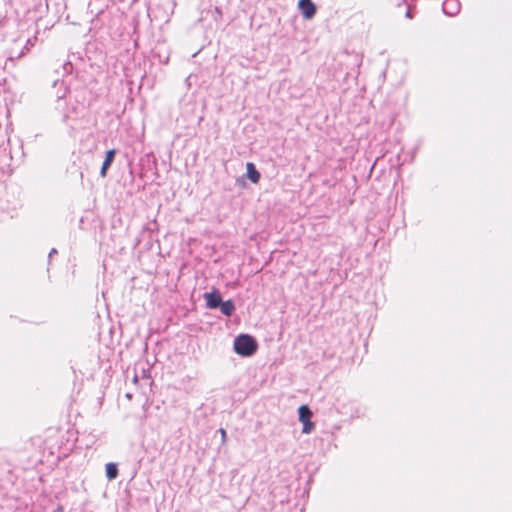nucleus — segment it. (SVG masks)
<instances>
[{
    "mask_svg": "<svg viewBox=\"0 0 512 512\" xmlns=\"http://www.w3.org/2000/svg\"><path fill=\"white\" fill-rule=\"evenodd\" d=\"M220 433H221L222 441L224 442L226 439V431L224 429H220Z\"/></svg>",
    "mask_w": 512,
    "mask_h": 512,
    "instance_id": "obj_10",
    "label": "nucleus"
},
{
    "mask_svg": "<svg viewBox=\"0 0 512 512\" xmlns=\"http://www.w3.org/2000/svg\"><path fill=\"white\" fill-rule=\"evenodd\" d=\"M204 298L206 300L207 307L210 309L219 307L222 301L221 296L216 289H213L211 292L205 293Z\"/></svg>",
    "mask_w": 512,
    "mask_h": 512,
    "instance_id": "obj_4",
    "label": "nucleus"
},
{
    "mask_svg": "<svg viewBox=\"0 0 512 512\" xmlns=\"http://www.w3.org/2000/svg\"><path fill=\"white\" fill-rule=\"evenodd\" d=\"M459 9L457 0H446L443 3V11L448 15H454Z\"/></svg>",
    "mask_w": 512,
    "mask_h": 512,
    "instance_id": "obj_7",
    "label": "nucleus"
},
{
    "mask_svg": "<svg viewBox=\"0 0 512 512\" xmlns=\"http://www.w3.org/2000/svg\"><path fill=\"white\" fill-rule=\"evenodd\" d=\"M219 306L221 312L226 316H230L235 310V306L231 300H227L225 302L221 301V304Z\"/></svg>",
    "mask_w": 512,
    "mask_h": 512,
    "instance_id": "obj_8",
    "label": "nucleus"
},
{
    "mask_svg": "<svg viewBox=\"0 0 512 512\" xmlns=\"http://www.w3.org/2000/svg\"><path fill=\"white\" fill-rule=\"evenodd\" d=\"M299 421L303 424L302 433L309 434L314 430V423L311 421L312 412L307 405H302L298 409Z\"/></svg>",
    "mask_w": 512,
    "mask_h": 512,
    "instance_id": "obj_2",
    "label": "nucleus"
},
{
    "mask_svg": "<svg viewBox=\"0 0 512 512\" xmlns=\"http://www.w3.org/2000/svg\"><path fill=\"white\" fill-rule=\"evenodd\" d=\"M55 252H56V250H55V249H53V250L51 251L50 255H51V254H55Z\"/></svg>",
    "mask_w": 512,
    "mask_h": 512,
    "instance_id": "obj_12",
    "label": "nucleus"
},
{
    "mask_svg": "<svg viewBox=\"0 0 512 512\" xmlns=\"http://www.w3.org/2000/svg\"><path fill=\"white\" fill-rule=\"evenodd\" d=\"M114 156H115V150L114 149H111V150L106 152V157H105V160L103 162V165H102V168H101V171H100V174H101L102 177L106 176L107 170H108L109 166L111 165V163L114 160Z\"/></svg>",
    "mask_w": 512,
    "mask_h": 512,
    "instance_id": "obj_6",
    "label": "nucleus"
},
{
    "mask_svg": "<svg viewBox=\"0 0 512 512\" xmlns=\"http://www.w3.org/2000/svg\"><path fill=\"white\" fill-rule=\"evenodd\" d=\"M62 511H63V509L61 507H58V509L54 512H62Z\"/></svg>",
    "mask_w": 512,
    "mask_h": 512,
    "instance_id": "obj_11",
    "label": "nucleus"
},
{
    "mask_svg": "<svg viewBox=\"0 0 512 512\" xmlns=\"http://www.w3.org/2000/svg\"><path fill=\"white\" fill-rule=\"evenodd\" d=\"M247 177L252 183L257 184L260 180V173L256 170L255 165L251 162L246 164Z\"/></svg>",
    "mask_w": 512,
    "mask_h": 512,
    "instance_id": "obj_5",
    "label": "nucleus"
},
{
    "mask_svg": "<svg viewBox=\"0 0 512 512\" xmlns=\"http://www.w3.org/2000/svg\"><path fill=\"white\" fill-rule=\"evenodd\" d=\"M118 476V468L115 463H107L106 464V477L109 480H113Z\"/></svg>",
    "mask_w": 512,
    "mask_h": 512,
    "instance_id": "obj_9",
    "label": "nucleus"
},
{
    "mask_svg": "<svg viewBox=\"0 0 512 512\" xmlns=\"http://www.w3.org/2000/svg\"><path fill=\"white\" fill-rule=\"evenodd\" d=\"M298 8L305 19H311L316 13V6L311 0H299Z\"/></svg>",
    "mask_w": 512,
    "mask_h": 512,
    "instance_id": "obj_3",
    "label": "nucleus"
},
{
    "mask_svg": "<svg viewBox=\"0 0 512 512\" xmlns=\"http://www.w3.org/2000/svg\"><path fill=\"white\" fill-rule=\"evenodd\" d=\"M257 342L253 337L247 334L238 336L234 341V350L238 355L249 357L257 350Z\"/></svg>",
    "mask_w": 512,
    "mask_h": 512,
    "instance_id": "obj_1",
    "label": "nucleus"
}]
</instances>
